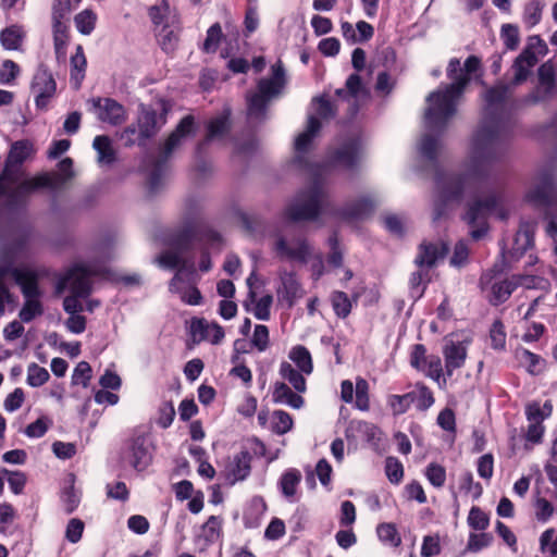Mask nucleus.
<instances>
[{
	"instance_id": "nucleus-25",
	"label": "nucleus",
	"mask_w": 557,
	"mask_h": 557,
	"mask_svg": "<svg viewBox=\"0 0 557 557\" xmlns=\"http://www.w3.org/2000/svg\"><path fill=\"white\" fill-rule=\"evenodd\" d=\"M281 287L277 294L281 295L292 306L297 298L304 295L301 285L299 284L295 273L283 271L280 273Z\"/></svg>"
},
{
	"instance_id": "nucleus-55",
	"label": "nucleus",
	"mask_w": 557,
	"mask_h": 557,
	"mask_svg": "<svg viewBox=\"0 0 557 557\" xmlns=\"http://www.w3.org/2000/svg\"><path fill=\"white\" fill-rule=\"evenodd\" d=\"M2 472L8 478V483H9L11 491L15 495L21 494L26 484V475L21 471H11L5 468H2Z\"/></svg>"
},
{
	"instance_id": "nucleus-63",
	"label": "nucleus",
	"mask_w": 557,
	"mask_h": 557,
	"mask_svg": "<svg viewBox=\"0 0 557 557\" xmlns=\"http://www.w3.org/2000/svg\"><path fill=\"white\" fill-rule=\"evenodd\" d=\"M175 417V409L171 401L163 403L159 408V417L157 423L162 429H168Z\"/></svg>"
},
{
	"instance_id": "nucleus-19",
	"label": "nucleus",
	"mask_w": 557,
	"mask_h": 557,
	"mask_svg": "<svg viewBox=\"0 0 557 557\" xmlns=\"http://www.w3.org/2000/svg\"><path fill=\"white\" fill-rule=\"evenodd\" d=\"M447 251L448 247L444 243L434 244L423 242L419 246V251L414 259V263L419 268H432L436 264L438 259L444 258Z\"/></svg>"
},
{
	"instance_id": "nucleus-15",
	"label": "nucleus",
	"mask_w": 557,
	"mask_h": 557,
	"mask_svg": "<svg viewBox=\"0 0 557 557\" xmlns=\"http://www.w3.org/2000/svg\"><path fill=\"white\" fill-rule=\"evenodd\" d=\"M92 106L96 110L97 117L110 125H121L126 121L125 108L112 98L92 99Z\"/></svg>"
},
{
	"instance_id": "nucleus-5",
	"label": "nucleus",
	"mask_w": 557,
	"mask_h": 557,
	"mask_svg": "<svg viewBox=\"0 0 557 557\" xmlns=\"http://www.w3.org/2000/svg\"><path fill=\"white\" fill-rule=\"evenodd\" d=\"M330 201L324 184L314 180L311 185L299 191L287 206L285 216L293 222L315 220L329 209Z\"/></svg>"
},
{
	"instance_id": "nucleus-13",
	"label": "nucleus",
	"mask_w": 557,
	"mask_h": 557,
	"mask_svg": "<svg viewBox=\"0 0 557 557\" xmlns=\"http://www.w3.org/2000/svg\"><path fill=\"white\" fill-rule=\"evenodd\" d=\"M533 49H540V51H544L546 49L545 42L537 35L531 36L529 38L528 47L513 63V85H518L525 81L529 75V70L536 64L537 59L535 53L532 51Z\"/></svg>"
},
{
	"instance_id": "nucleus-33",
	"label": "nucleus",
	"mask_w": 557,
	"mask_h": 557,
	"mask_svg": "<svg viewBox=\"0 0 557 557\" xmlns=\"http://www.w3.org/2000/svg\"><path fill=\"white\" fill-rule=\"evenodd\" d=\"M289 359L296 363L300 372L310 374L313 370L312 359L309 350L304 346H296L289 352Z\"/></svg>"
},
{
	"instance_id": "nucleus-12",
	"label": "nucleus",
	"mask_w": 557,
	"mask_h": 557,
	"mask_svg": "<svg viewBox=\"0 0 557 557\" xmlns=\"http://www.w3.org/2000/svg\"><path fill=\"white\" fill-rule=\"evenodd\" d=\"M273 251L281 259L307 263L312 256V247L302 236L286 237L276 234L273 240Z\"/></svg>"
},
{
	"instance_id": "nucleus-30",
	"label": "nucleus",
	"mask_w": 557,
	"mask_h": 557,
	"mask_svg": "<svg viewBox=\"0 0 557 557\" xmlns=\"http://www.w3.org/2000/svg\"><path fill=\"white\" fill-rule=\"evenodd\" d=\"M280 375L289 382L297 393L306 392L307 385L302 372L297 371L289 362L283 361L280 364Z\"/></svg>"
},
{
	"instance_id": "nucleus-34",
	"label": "nucleus",
	"mask_w": 557,
	"mask_h": 557,
	"mask_svg": "<svg viewBox=\"0 0 557 557\" xmlns=\"http://www.w3.org/2000/svg\"><path fill=\"white\" fill-rule=\"evenodd\" d=\"M97 23V14L90 10L85 9L74 17V24L78 33L82 35H90Z\"/></svg>"
},
{
	"instance_id": "nucleus-61",
	"label": "nucleus",
	"mask_w": 557,
	"mask_h": 557,
	"mask_svg": "<svg viewBox=\"0 0 557 557\" xmlns=\"http://www.w3.org/2000/svg\"><path fill=\"white\" fill-rule=\"evenodd\" d=\"M441 553L438 535H425L421 546L422 557H433Z\"/></svg>"
},
{
	"instance_id": "nucleus-20",
	"label": "nucleus",
	"mask_w": 557,
	"mask_h": 557,
	"mask_svg": "<svg viewBox=\"0 0 557 557\" xmlns=\"http://www.w3.org/2000/svg\"><path fill=\"white\" fill-rule=\"evenodd\" d=\"M445 359V370L448 376L453 375L456 369L465 364L467 358V343L466 342H449L443 348Z\"/></svg>"
},
{
	"instance_id": "nucleus-56",
	"label": "nucleus",
	"mask_w": 557,
	"mask_h": 557,
	"mask_svg": "<svg viewBox=\"0 0 557 557\" xmlns=\"http://www.w3.org/2000/svg\"><path fill=\"white\" fill-rule=\"evenodd\" d=\"M222 36V29L219 23L213 24L207 32L203 42V50L208 53L215 52Z\"/></svg>"
},
{
	"instance_id": "nucleus-4",
	"label": "nucleus",
	"mask_w": 557,
	"mask_h": 557,
	"mask_svg": "<svg viewBox=\"0 0 557 557\" xmlns=\"http://www.w3.org/2000/svg\"><path fill=\"white\" fill-rule=\"evenodd\" d=\"M106 270L101 267L75 264L60 278L58 290L69 288L72 293L63 300V309L67 314L79 313L84 310L81 298H85L91 293V277L102 276Z\"/></svg>"
},
{
	"instance_id": "nucleus-2",
	"label": "nucleus",
	"mask_w": 557,
	"mask_h": 557,
	"mask_svg": "<svg viewBox=\"0 0 557 557\" xmlns=\"http://www.w3.org/2000/svg\"><path fill=\"white\" fill-rule=\"evenodd\" d=\"M197 240V230H181L173 238L171 248L160 253L156 259L161 268L170 270L177 268L170 282V292L178 294L182 301L190 306L200 305L202 300L200 290L196 287L195 258L190 255Z\"/></svg>"
},
{
	"instance_id": "nucleus-11",
	"label": "nucleus",
	"mask_w": 557,
	"mask_h": 557,
	"mask_svg": "<svg viewBox=\"0 0 557 557\" xmlns=\"http://www.w3.org/2000/svg\"><path fill=\"white\" fill-rule=\"evenodd\" d=\"M153 444L146 433H135L126 443L123 459L137 471H144L152 461Z\"/></svg>"
},
{
	"instance_id": "nucleus-23",
	"label": "nucleus",
	"mask_w": 557,
	"mask_h": 557,
	"mask_svg": "<svg viewBox=\"0 0 557 557\" xmlns=\"http://www.w3.org/2000/svg\"><path fill=\"white\" fill-rule=\"evenodd\" d=\"M191 332L195 338L208 341L211 344H219L224 337V331L219 324H209L205 320L191 322Z\"/></svg>"
},
{
	"instance_id": "nucleus-17",
	"label": "nucleus",
	"mask_w": 557,
	"mask_h": 557,
	"mask_svg": "<svg viewBox=\"0 0 557 557\" xmlns=\"http://www.w3.org/2000/svg\"><path fill=\"white\" fill-rule=\"evenodd\" d=\"M1 268L7 269V276H12L15 283L21 287L25 299L38 298L39 288L37 284V275L33 270L13 268L11 265Z\"/></svg>"
},
{
	"instance_id": "nucleus-42",
	"label": "nucleus",
	"mask_w": 557,
	"mask_h": 557,
	"mask_svg": "<svg viewBox=\"0 0 557 557\" xmlns=\"http://www.w3.org/2000/svg\"><path fill=\"white\" fill-rule=\"evenodd\" d=\"M228 128L230 123L226 115H220L212 119L208 124V134L205 141H209L223 136L228 132Z\"/></svg>"
},
{
	"instance_id": "nucleus-14",
	"label": "nucleus",
	"mask_w": 557,
	"mask_h": 557,
	"mask_svg": "<svg viewBox=\"0 0 557 557\" xmlns=\"http://www.w3.org/2000/svg\"><path fill=\"white\" fill-rule=\"evenodd\" d=\"M55 90L57 84L52 74L45 66H39L32 82V91L35 94L37 108L46 109Z\"/></svg>"
},
{
	"instance_id": "nucleus-41",
	"label": "nucleus",
	"mask_w": 557,
	"mask_h": 557,
	"mask_svg": "<svg viewBox=\"0 0 557 557\" xmlns=\"http://www.w3.org/2000/svg\"><path fill=\"white\" fill-rule=\"evenodd\" d=\"M44 312L42 306L38 298L25 299L22 309L20 310L18 317L22 322L28 323L36 317L41 315Z\"/></svg>"
},
{
	"instance_id": "nucleus-48",
	"label": "nucleus",
	"mask_w": 557,
	"mask_h": 557,
	"mask_svg": "<svg viewBox=\"0 0 557 557\" xmlns=\"http://www.w3.org/2000/svg\"><path fill=\"white\" fill-rule=\"evenodd\" d=\"M379 539L392 546H398L401 539L397 532L396 527L393 523H382L376 528Z\"/></svg>"
},
{
	"instance_id": "nucleus-38",
	"label": "nucleus",
	"mask_w": 557,
	"mask_h": 557,
	"mask_svg": "<svg viewBox=\"0 0 557 557\" xmlns=\"http://www.w3.org/2000/svg\"><path fill=\"white\" fill-rule=\"evenodd\" d=\"M544 4L539 0H532L524 7L523 22L528 28H532L537 25L542 18V12Z\"/></svg>"
},
{
	"instance_id": "nucleus-7",
	"label": "nucleus",
	"mask_w": 557,
	"mask_h": 557,
	"mask_svg": "<svg viewBox=\"0 0 557 557\" xmlns=\"http://www.w3.org/2000/svg\"><path fill=\"white\" fill-rule=\"evenodd\" d=\"M194 116L186 115L181 120L175 131H173L166 139L161 158L152 162V168L149 171L148 188L150 193H157L162 186L166 160L170 158L174 149L194 132Z\"/></svg>"
},
{
	"instance_id": "nucleus-52",
	"label": "nucleus",
	"mask_w": 557,
	"mask_h": 557,
	"mask_svg": "<svg viewBox=\"0 0 557 557\" xmlns=\"http://www.w3.org/2000/svg\"><path fill=\"white\" fill-rule=\"evenodd\" d=\"M91 379V367L86 361H81L72 374V384L87 387Z\"/></svg>"
},
{
	"instance_id": "nucleus-50",
	"label": "nucleus",
	"mask_w": 557,
	"mask_h": 557,
	"mask_svg": "<svg viewBox=\"0 0 557 557\" xmlns=\"http://www.w3.org/2000/svg\"><path fill=\"white\" fill-rule=\"evenodd\" d=\"M500 38L508 50H516L520 42L518 27L513 24H504L500 29Z\"/></svg>"
},
{
	"instance_id": "nucleus-64",
	"label": "nucleus",
	"mask_w": 557,
	"mask_h": 557,
	"mask_svg": "<svg viewBox=\"0 0 557 557\" xmlns=\"http://www.w3.org/2000/svg\"><path fill=\"white\" fill-rule=\"evenodd\" d=\"M490 337L495 349H502L506 344V333L502 321L496 320L491 327Z\"/></svg>"
},
{
	"instance_id": "nucleus-59",
	"label": "nucleus",
	"mask_w": 557,
	"mask_h": 557,
	"mask_svg": "<svg viewBox=\"0 0 557 557\" xmlns=\"http://www.w3.org/2000/svg\"><path fill=\"white\" fill-rule=\"evenodd\" d=\"M85 529L84 522L78 518H72L65 530V539L75 544L81 541L83 532Z\"/></svg>"
},
{
	"instance_id": "nucleus-49",
	"label": "nucleus",
	"mask_w": 557,
	"mask_h": 557,
	"mask_svg": "<svg viewBox=\"0 0 557 557\" xmlns=\"http://www.w3.org/2000/svg\"><path fill=\"white\" fill-rule=\"evenodd\" d=\"M425 476L434 487L441 488L446 481V470L443 466L432 462L425 469Z\"/></svg>"
},
{
	"instance_id": "nucleus-37",
	"label": "nucleus",
	"mask_w": 557,
	"mask_h": 557,
	"mask_svg": "<svg viewBox=\"0 0 557 557\" xmlns=\"http://www.w3.org/2000/svg\"><path fill=\"white\" fill-rule=\"evenodd\" d=\"M82 0H54L52 4V21H69L71 12Z\"/></svg>"
},
{
	"instance_id": "nucleus-39",
	"label": "nucleus",
	"mask_w": 557,
	"mask_h": 557,
	"mask_svg": "<svg viewBox=\"0 0 557 557\" xmlns=\"http://www.w3.org/2000/svg\"><path fill=\"white\" fill-rule=\"evenodd\" d=\"M293 419L289 413L283 410H275L272 413L271 429L275 434L283 435L292 430Z\"/></svg>"
},
{
	"instance_id": "nucleus-26",
	"label": "nucleus",
	"mask_w": 557,
	"mask_h": 557,
	"mask_svg": "<svg viewBox=\"0 0 557 557\" xmlns=\"http://www.w3.org/2000/svg\"><path fill=\"white\" fill-rule=\"evenodd\" d=\"M87 60L84 49L81 45L76 47L75 53L71 57V77L70 82L74 89H79L85 78Z\"/></svg>"
},
{
	"instance_id": "nucleus-18",
	"label": "nucleus",
	"mask_w": 557,
	"mask_h": 557,
	"mask_svg": "<svg viewBox=\"0 0 557 557\" xmlns=\"http://www.w3.org/2000/svg\"><path fill=\"white\" fill-rule=\"evenodd\" d=\"M164 123V114L158 115L156 110L141 106L138 116V128L143 139L154 136Z\"/></svg>"
},
{
	"instance_id": "nucleus-3",
	"label": "nucleus",
	"mask_w": 557,
	"mask_h": 557,
	"mask_svg": "<svg viewBox=\"0 0 557 557\" xmlns=\"http://www.w3.org/2000/svg\"><path fill=\"white\" fill-rule=\"evenodd\" d=\"M32 152L33 146L25 140L14 143L10 149L0 176V205L3 203V211L12 212L25 207L32 194L52 185L48 174L23 178L21 166Z\"/></svg>"
},
{
	"instance_id": "nucleus-32",
	"label": "nucleus",
	"mask_w": 557,
	"mask_h": 557,
	"mask_svg": "<svg viewBox=\"0 0 557 557\" xmlns=\"http://www.w3.org/2000/svg\"><path fill=\"white\" fill-rule=\"evenodd\" d=\"M23 37L22 28L13 25L0 33V42L5 50H17L22 45Z\"/></svg>"
},
{
	"instance_id": "nucleus-46",
	"label": "nucleus",
	"mask_w": 557,
	"mask_h": 557,
	"mask_svg": "<svg viewBox=\"0 0 557 557\" xmlns=\"http://www.w3.org/2000/svg\"><path fill=\"white\" fill-rule=\"evenodd\" d=\"M331 301L337 317L346 318L350 313L351 302L344 292H334Z\"/></svg>"
},
{
	"instance_id": "nucleus-51",
	"label": "nucleus",
	"mask_w": 557,
	"mask_h": 557,
	"mask_svg": "<svg viewBox=\"0 0 557 557\" xmlns=\"http://www.w3.org/2000/svg\"><path fill=\"white\" fill-rule=\"evenodd\" d=\"M385 472L391 483L398 484L404 476V467L395 457H388L385 460Z\"/></svg>"
},
{
	"instance_id": "nucleus-10",
	"label": "nucleus",
	"mask_w": 557,
	"mask_h": 557,
	"mask_svg": "<svg viewBox=\"0 0 557 557\" xmlns=\"http://www.w3.org/2000/svg\"><path fill=\"white\" fill-rule=\"evenodd\" d=\"M502 199L503 195L500 191H493L485 199H478L469 206L463 220L471 227L470 235L473 239L478 240L486 234L487 214L496 209Z\"/></svg>"
},
{
	"instance_id": "nucleus-31",
	"label": "nucleus",
	"mask_w": 557,
	"mask_h": 557,
	"mask_svg": "<svg viewBox=\"0 0 557 557\" xmlns=\"http://www.w3.org/2000/svg\"><path fill=\"white\" fill-rule=\"evenodd\" d=\"M92 147L98 153L99 163L111 164L114 162L115 151L112 147L111 139L108 136H96L92 143Z\"/></svg>"
},
{
	"instance_id": "nucleus-21",
	"label": "nucleus",
	"mask_w": 557,
	"mask_h": 557,
	"mask_svg": "<svg viewBox=\"0 0 557 557\" xmlns=\"http://www.w3.org/2000/svg\"><path fill=\"white\" fill-rule=\"evenodd\" d=\"M377 201L369 197H362L352 203L347 205L337 214L344 220H363L372 214Z\"/></svg>"
},
{
	"instance_id": "nucleus-58",
	"label": "nucleus",
	"mask_w": 557,
	"mask_h": 557,
	"mask_svg": "<svg viewBox=\"0 0 557 557\" xmlns=\"http://www.w3.org/2000/svg\"><path fill=\"white\" fill-rule=\"evenodd\" d=\"M222 525L221 518L216 516H210L207 522L202 527L203 536L209 542H214L220 536V530Z\"/></svg>"
},
{
	"instance_id": "nucleus-43",
	"label": "nucleus",
	"mask_w": 557,
	"mask_h": 557,
	"mask_svg": "<svg viewBox=\"0 0 557 557\" xmlns=\"http://www.w3.org/2000/svg\"><path fill=\"white\" fill-rule=\"evenodd\" d=\"M492 542L493 535L491 533H470L466 550L471 553H478L483 548L488 547L492 544Z\"/></svg>"
},
{
	"instance_id": "nucleus-45",
	"label": "nucleus",
	"mask_w": 557,
	"mask_h": 557,
	"mask_svg": "<svg viewBox=\"0 0 557 557\" xmlns=\"http://www.w3.org/2000/svg\"><path fill=\"white\" fill-rule=\"evenodd\" d=\"M356 407L361 411H368L370 408L369 384L367 380L357 377L356 380Z\"/></svg>"
},
{
	"instance_id": "nucleus-62",
	"label": "nucleus",
	"mask_w": 557,
	"mask_h": 557,
	"mask_svg": "<svg viewBox=\"0 0 557 557\" xmlns=\"http://www.w3.org/2000/svg\"><path fill=\"white\" fill-rule=\"evenodd\" d=\"M20 67L12 60H5L0 70V84L10 85L18 75Z\"/></svg>"
},
{
	"instance_id": "nucleus-57",
	"label": "nucleus",
	"mask_w": 557,
	"mask_h": 557,
	"mask_svg": "<svg viewBox=\"0 0 557 557\" xmlns=\"http://www.w3.org/2000/svg\"><path fill=\"white\" fill-rule=\"evenodd\" d=\"M428 359L430 356H426L425 347L421 344L414 345L410 354V364L419 371H425Z\"/></svg>"
},
{
	"instance_id": "nucleus-35",
	"label": "nucleus",
	"mask_w": 557,
	"mask_h": 557,
	"mask_svg": "<svg viewBox=\"0 0 557 557\" xmlns=\"http://www.w3.org/2000/svg\"><path fill=\"white\" fill-rule=\"evenodd\" d=\"M158 41L161 49L165 53H173L176 50L180 41L178 30L169 26L162 27L158 34Z\"/></svg>"
},
{
	"instance_id": "nucleus-53",
	"label": "nucleus",
	"mask_w": 557,
	"mask_h": 557,
	"mask_svg": "<svg viewBox=\"0 0 557 557\" xmlns=\"http://www.w3.org/2000/svg\"><path fill=\"white\" fill-rule=\"evenodd\" d=\"M428 280V272H424L423 268H420L419 271L413 272L411 274L409 284L411 290L412 298H420L424 292L425 284L424 282Z\"/></svg>"
},
{
	"instance_id": "nucleus-40",
	"label": "nucleus",
	"mask_w": 557,
	"mask_h": 557,
	"mask_svg": "<svg viewBox=\"0 0 557 557\" xmlns=\"http://www.w3.org/2000/svg\"><path fill=\"white\" fill-rule=\"evenodd\" d=\"M414 400L416 393L410 392L404 395H391L388 397V405L392 408L394 414H403L409 409Z\"/></svg>"
},
{
	"instance_id": "nucleus-47",
	"label": "nucleus",
	"mask_w": 557,
	"mask_h": 557,
	"mask_svg": "<svg viewBox=\"0 0 557 557\" xmlns=\"http://www.w3.org/2000/svg\"><path fill=\"white\" fill-rule=\"evenodd\" d=\"M50 375L47 369L38 366L37 363H30L27 368V384L32 387H39L44 385Z\"/></svg>"
},
{
	"instance_id": "nucleus-54",
	"label": "nucleus",
	"mask_w": 557,
	"mask_h": 557,
	"mask_svg": "<svg viewBox=\"0 0 557 557\" xmlns=\"http://www.w3.org/2000/svg\"><path fill=\"white\" fill-rule=\"evenodd\" d=\"M535 518L540 522H547L554 513V506L544 497H537L534 502Z\"/></svg>"
},
{
	"instance_id": "nucleus-22",
	"label": "nucleus",
	"mask_w": 557,
	"mask_h": 557,
	"mask_svg": "<svg viewBox=\"0 0 557 557\" xmlns=\"http://www.w3.org/2000/svg\"><path fill=\"white\" fill-rule=\"evenodd\" d=\"M360 144L352 139L347 143H345L342 147L336 149L331 159L332 162L335 164H338L341 166H344L346 169H352L360 159Z\"/></svg>"
},
{
	"instance_id": "nucleus-24",
	"label": "nucleus",
	"mask_w": 557,
	"mask_h": 557,
	"mask_svg": "<svg viewBox=\"0 0 557 557\" xmlns=\"http://www.w3.org/2000/svg\"><path fill=\"white\" fill-rule=\"evenodd\" d=\"M295 393L292 388L283 382H276L272 392V400L275 404L286 405L293 409H300L304 406V398Z\"/></svg>"
},
{
	"instance_id": "nucleus-44",
	"label": "nucleus",
	"mask_w": 557,
	"mask_h": 557,
	"mask_svg": "<svg viewBox=\"0 0 557 557\" xmlns=\"http://www.w3.org/2000/svg\"><path fill=\"white\" fill-rule=\"evenodd\" d=\"M467 521L469 527L475 531H484L490 524L487 513L476 506L470 509Z\"/></svg>"
},
{
	"instance_id": "nucleus-28",
	"label": "nucleus",
	"mask_w": 557,
	"mask_h": 557,
	"mask_svg": "<svg viewBox=\"0 0 557 557\" xmlns=\"http://www.w3.org/2000/svg\"><path fill=\"white\" fill-rule=\"evenodd\" d=\"M321 128V123L315 116H309L307 128L300 133L295 140V150L297 153H305L308 151L313 137Z\"/></svg>"
},
{
	"instance_id": "nucleus-9",
	"label": "nucleus",
	"mask_w": 557,
	"mask_h": 557,
	"mask_svg": "<svg viewBox=\"0 0 557 557\" xmlns=\"http://www.w3.org/2000/svg\"><path fill=\"white\" fill-rule=\"evenodd\" d=\"M527 198L535 206L544 208L552 220H557V187L550 171H541L533 177ZM555 227V222L550 221L548 228Z\"/></svg>"
},
{
	"instance_id": "nucleus-29",
	"label": "nucleus",
	"mask_w": 557,
	"mask_h": 557,
	"mask_svg": "<svg viewBox=\"0 0 557 557\" xmlns=\"http://www.w3.org/2000/svg\"><path fill=\"white\" fill-rule=\"evenodd\" d=\"M532 227L529 224H522L516 233L511 252L515 257L523 255L533 245Z\"/></svg>"
},
{
	"instance_id": "nucleus-16",
	"label": "nucleus",
	"mask_w": 557,
	"mask_h": 557,
	"mask_svg": "<svg viewBox=\"0 0 557 557\" xmlns=\"http://www.w3.org/2000/svg\"><path fill=\"white\" fill-rule=\"evenodd\" d=\"M251 459V455L246 450L228 458L225 465V478L230 484L243 481L250 474Z\"/></svg>"
},
{
	"instance_id": "nucleus-36",
	"label": "nucleus",
	"mask_w": 557,
	"mask_h": 557,
	"mask_svg": "<svg viewBox=\"0 0 557 557\" xmlns=\"http://www.w3.org/2000/svg\"><path fill=\"white\" fill-rule=\"evenodd\" d=\"M301 474L297 469L287 470L280 480V486L285 497H293L296 494Z\"/></svg>"
},
{
	"instance_id": "nucleus-27",
	"label": "nucleus",
	"mask_w": 557,
	"mask_h": 557,
	"mask_svg": "<svg viewBox=\"0 0 557 557\" xmlns=\"http://www.w3.org/2000/svg\"><path fill=\"white\" fill-rule=\"evenodd\" d=\"M53 45L58 60H64L66 55V46L69 44L67 21H52Z\"/></svg>"
},
{
	"instance_id": "nucleus-1",
	"label": "nucleus",
	"mask_w": 557,
	"mask_h": 557,
	"mask_svg": "<svg viewBox=\"0 0 557 557\" xmlns=\"http://www.w3.org/2000/svg\"><path fill=\"white\" fill-rule=\"evenodd\" d=\"M480 63L478 57L470 55L462 69L459 59H450L447 77L451 83L441 85L426 97L424 123L428 132L422 135L418 151L422 159L435 168L437 200L434 220L441 218L446 202L459 201L465 190L479 191L490 185L491 165L496 158L497 146L512 124L510 87L497 85L486 90L483 117L471 138L463 173L446 174L437 169V157L442 149L441 135L456 115L458 103L470 83V75L478 71Z\"/></svg>"
},
{
	"instance_id": "nucleus-6",
	"label": "nucleus",
	"mask_w": 557,
	"mask_h": 557,
	"mask_svg": "<svg viewBox=\"0 0 557 557\" xmlns=\"http://www.w3.org/2000/svg\"><path fill=\"white\" fill-rule=\"evenodd\" d=\"M271 70V77L261 78L258 90L247 98V114L250 122H261L265 119L269 102L282 92L286 84L285 70L281 60L273 64Z\"/></svg>"
},
{
	"instance_id": "nucleus-60",
	"label": "nucleus",
	"mask_w": 557,
	"mask_h": 557,
	"mask_svg": "<svg viewBox=\"0 0 557 557\" xmlns=\"http://www.w3.org/2000/svg\"><path fill=\"white\" fill-rule=\"evenodd\" d=\"M251 344L259 350L264 351L269 346V329L263 324H257L251 338Z\"/></svg>"
},
{
	"instance_id": "nucleus-8",
	"label": "nucleus",
	"mask_w": 557,
	"mask_h": 557,
	"mask_svg": "<svg viewBox=\"0 0 557 557\" xmlns=\"http://www.w3.org/2000/svg\"><path fill=\"white\" fill-rule=\"evenodd\" d=\"M529 278L530 276L524 275L503 277L498 271L492 269L481 275L480 288L488 304L497 307L506 302L519 286H529L525 282Z\"/></svg>"
}]
</instances>
